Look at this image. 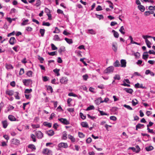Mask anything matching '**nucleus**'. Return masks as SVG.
<instances>
[{
  "label": "nucleus",
  "mask_w": 155,
  "mask_h": 155,
  "mask_svg": "<svg viewBox=\"0 0 155 155\" xmlns=\"http://www.w3.org/2000/svg\"><path fill=\"white\" fill-rule=\"evenodd\" d=\"M112 32L114 33V37L117 38H118L119 36V34L116 31L114 30H112Z\"/></svg>",
  "instance_id": "19"
},
{
  "label": "nucleus",
  "mask_w": 155,
  "mask_h": 155,
  "mask_svg": "<svg viewBox=\"0 0 155 155\" xmlns=\"http://www.w3.org/2000/svg\"><path fill=\"white\" fill-rule=\"evenodd\" d=\"M68 79L66 77H62L60 79V82L61 83V84H66L68 82Z\"/></svg>",
  "instance_id": "6"
},
{
  "label": "nucleus",
  "mask_w": 155,
  "mask_h": 155,
  "mask_svg": "<svg viewBox=\"0 0 155 155\" xmlns=\"http://www.w3.org/2000/svg\"><path fill=\"white\" fill-rule=\"evenodd\" d=\"M42 25L44 26H49L50 25V23L48 22H43Z\"/></svg>",
  "instance_id": "48"
},
{
  "label": "nucleus",
  "mask_w": 155,
  "mask_h": 155,
  "mask_svg": "<svg viewBox=\"0 0 155 155\" xmlns=\"http://www.w3.org/2000/svg\"><path fill=\"white\" fill-rule=\"evenodd\" d=\"M32 30V28L30 27H28L26 28V30L28 31H31Z\"/></svg>",
  "instance_id": "63"
},
{
  "label": "nucleus",
  "mask_w": 155,
  "mask_h": 155,
  "mask_svg": "<svg viewBox=\"0 0 155 155\" xmlns=\"http://www.w3.org/2000/svg\"><path fill=\"white\" fill-rule=\"evenodd\" d=\"M5 67L7 69H12L13 67L10 64H6Z\"/></svg>",
  "instance_id": "29"
},
{
  "label": "nucleus",
  "mask_w": 155,
  "mask_h": 155,
  "mask_svg": "<svg viewBox=\"0 0 155 155\" xmlns=\"http://www.w3.org/2000/svg\"><path fill=\"white\" fill-rule=\"evenodd\" d=\"M12 143L13 144L18 145L19 144L20 141L17 139L14 138L12 140Z\"/></svg>",
  "instance_id": "8"
},
{
  "label": "nucleus",
  "mask_w": 155,
  "mask_h": 155,
  "mask_svg": "<svg viewBox=\"0 0 155 155\" xmlns=\"http://www.w3.org/2000/svg\"><path fill=\"white\" fill-rule=\"evenodd\" d=\"M43 81L46 82L48 80V79L47 76H44L43 77Z\"/></svg>",
  "instance_id": "64"
},
{
  "label": "nucleus",
  "mask_w": 155,
  "mask_h": 155,
  "mask_svg": "<svg viewBox=\"0 0 155 155\" xmlns=\"http://www.w3.org/2000/svg\"><path fill=\"white\" fill-rule=\"evenodd\" d=\"M84 58H81L80 59V61L82 62L85 66H87V64L85 62V61H84Z\"/></svg>",
  "instance_id": "55"
},
{
  "label": "nucleus",
  "mask_w": 155,
  "mask_h": 155,
  "mask_svg": "<svg viewBox=\"0 0 155 155\" xmlns=\"http://www.w3.org/2000/svg\"><path fill=\"white\" fill-rule=\"evenodd\" d=\"M28 147L31 149L35 150L36 149L35 146L34 145L32 144H29L28 146Z\"/></svg>",
  "instance_id": "32"
},
{
  "label": "nucleus",
  "mask_w": 155,
  "mask_h": 155,
  "mask_svg": "<svg viewBox=\"0 0 155 155\" xmlns=\"http://www.w3.org/2000/svg\"><path fill=\"white\" fill-rule=\"evenodd\" d=\"M114 79L115 80H119L120 79V76L118 74H116L114 77Z\"/></svg>",
  "instance_id": "46"
},
{
  "label": "nucleus",
  "mask_w": 155,
  "mask_h": 155,
  "mask_svg": "<svg viewBox=\"0 0 155 155\" xmlns=\"http://www.w3.org/2000/svg\"><path fill=\"white\" fill-rule=\"evenodd\" d=\"M14 91L12 90H7L5 91V94L9 96L13 95Z\"/></svg>",
  "instance_id": "13"
},
{
  "label": "nucleus",
  "mask_w": 155,
  "mask_h": 155,
  "mask_svg": "<svg viewBox=\"0 0 155 155\" xmlns=\"http://www.w3.org/2000/svg\"><path fill=\"white\" fill-rule=\"evenodd\" d=\"M65 51V48L64 47H61L58 50L59 53H61L63 52H64Z\"/></svg>",
  "instance_id": "37"
},
{
  "label": "nucleus",
  "mask_w": 155,
  "mask_h": 155,
  "mask_svg": "<svg viewBox=\"0 0 155 155\" xmlns=\"http://www.w3.org/2000/svg\"><path fill=\"white\" fill-rule=\"evenodd\" d=\"M154 13V12L153 11H146L144 13V14L146 16H147L149 15L150 14H153Z\"/></svg>",
  "instance_id": "20"
},
{
  "label": "nucleus",
  "mask_w": 155,
  "mask_h": 155,
  "mask_svg": "<svg viewBox=\"0 0 155 155\" xmlns=\"http://www.w3.org/2000/svg\"><path fill=\"white\" fill-rule=\"evenodd\" d=\"M81 125L84 127L88 128L89 127L88 124L86 122H83L81 123Z\"/></svg>",
  "instance_id": "18"
},
{
  "label": "nucleus",
  "mask_w": 155,
  "mask_h": 155,
  "mask_svg": "<svg viewBox=\"0 0 155 155\" xmlns=\"http://www.w3.org/2000/svg\"><path fill=\"white\" fill-rule=\"evenodd\" d=\"M92 141L91 138V137H89L86 140V142L87 143H90Z\"/></svg>",
  "instance_id": "61"
},
{
  "label": "nucleus",
  "mask_w": 155,
  "mask_h": 155,
  "mask_svg": "<svg viewBox=\"0 0 155 155\" xmlns=\"http://www.w3.org/2000/svg\"><path fill=\"white\" fill-rule=\"evenodd\" d=\"M148 57L149 55L148 54H143V58L144 60H147V59L148 58Z\"/></svg>",
  "instance_id": "54"
},
{
  "label": "nucleus",
  "mask_w": 155,
  "mask_h": 155,
  "mask_svg": "<svg viewBox=\"0 0 155 155\" xmlns=\"http://www.w3.org/2000/svg\"><path fill=\"white\" fill-rule=\"evenodd\" d=\"M66 41L68 44H70L73 43V41L71 39H68L67 38H65L64 39Z\"/></svg>",
  "instance_id": "30"
},
{
  "label": "nucleus",
  "mask_w": 155,
  "mask_h": 155,
  "mask_svg": "<svg viewBox=\"0 0 155 155\" xmlns=\"http://www.w3.org/2000/svg\"><path fill=\"white\" fill-rule=\"evenodd\" d=\"M114 70V68L112 66H111L107 68L106 69H105L104 72V73H110L111 72H113Z\"/></svg>",
  "instance_id": "4"
},
{
  "label": "nucleus",
  "mask_w": 155,
  "mask_h": 155,
  "mask_svg": "<svg viewBox=\"0 0 155 155\" xmlns=\"http://www.w3.org/2000/svg\"><path fill=\"white\" fill-rule=\"evenodd\" d=\"M43 125L45 126L48 127H51L52 126V124L51 123H48L46 122H44L43 123Z\"/></svg>",
  "instance_id": "25"
},
{
  "label": "nucleus",
  "mask_w": 155,
  "mask_h": 155,
  "mask_svg": "<svg viewBox=\"0 0 155 155\" xmlns=\"http://www.w3.org/2000/svg\"><path fill=\"white\" fill-rule=\"evenodd\" d=\"M31 138L32 139L33 141L35 142L36 141L35 137V136L33 134L31 135Z\"/></svg>",
  "instance_id": "59"
},
{
  "label": "nucleus",
  "mask_w": 155,
  "mask_h": 155,
  "mask_svg": "<svg viewBox=\"0 0 155 155\" xmlns=\"http://www.w3.org/2000/svg\"><path fill=\"white\" fill-rule=\"evenodd\" d=\"M8 118L11 121H15L16 120L15 117L12 115H9L8 117Z\"/></svg>",
  "instance_id": "16"
},
{
  "label": "nucleus",
  "mask_w": 155,
  "mask_h": 155,
  "mask_svg": "<svg viewBox=\"0 0 155 155\" xmlns=\"http://www.w3.org/2000/svg\"><path fill=\"white\" fill-rule=\"evenodd\" d=\"M149 53L150 54H155V52L153 50H150L148 52H146L144 53L147 54Z\"/></svg>",
  "instance_id": "41"
},
{
  "label": "nucleus",
  "mask_w": 155,
  "mask_h": 155,
  "mask_svg": "<svg viewBox=\"0 0 155 155\" xmlns=\"http://www.w3.org/2000/svg\"><path fill=\"white\" fill-rule=\"evenodd\" d=\"M120 64L119 61L118 60L116 61L115 62L114 64V66L115 67H118L120 66Z\"/></svg>",
  "instance_id": "31"
},
{
  "label": "nucleus",
  "mask_w": 155,
  "mask_h": 155,
  "mask_svg": "<svg viewBox=\"0 0 155 155\" xmlns=\"http://www.w3.org/2000/svg\"><path fill=\"white\" fill-rule=\"evenodd\" d=\"M121 66L122 67L125 68L126 66V60L124 59H122L120 61Z\"/></svg>",
  "instance_id": "11"
},
{
  "label": "nucleus",
  "mask_w": 155,
  "mask_h": 155,
  "mask_svg": "<svg viewBox=\"0 0 155 155\" xmlns=\"http://www.w3.org/2000/svg\"><path fill=\"white\" fill-rule=\"evenodd\" d=\"M127 93L132 94L133 92V90L131 88H125L124 89Z\"/></svg>",
  "instance_id": "15"
},
{
  "label": "nucleus",
  "mask_w": 155,
  "mask_h": 155,
  "mask_svg": "<svg viewBox=\"0 0 155 155\" xmlns=\"http://www.w3.org/2000/svg\"><path fill=\"white\" fill-rule=\"evenodd\" d=\"M58 147L59 148H67L68 147V145L67 143L62 142L58 144Z\"/></svg>",
  "instance_id": "7"
},
{
  "label": "nucleus",
  "mask_w": 155,
  "mask_h": 155,
  "mask_svg": "<svg viewBox=\"0 0 155 155\" xmlns=\"http://www.w3.org/2000/svg\"><path fill=\"white\" fill-rule=\"evenodd\" d=\"M136 153H139L140 150V149L139 146L138 145H137L136 146Z\"/></svg>",
  "instance_id": "52"
},
{
  "label": "nucleus",
  "mask_w": 155,
  "mask_h": 155,
  "mask_svg": "<svg viewBox=\"0 0 155 155\" xmlns=\"http://www.w3.org/2000/svg\"><path fill=\"white\" fill-rule=\"evenodd\" d=\"M46 133L49 136H52L54 134V132L52 130L46 131Z\"/></svg>",
  "instance_id": "14"
},
{
  "label": "nucleus",
  "mask_w": 155,
  "mask_h": 155,
  "mask_svg": "<svg viewBox=\"0 0 155 155\" xmlns=\"http://www.w3.org/2000/svg\"><path fill=\"white\" fill-rule=\"evenodd\" d=\"M32 73L33 72L31 71H29L26 73V75L28 76L31 77L32 76Z\"/></svg>",
  "instance_id": "35"
},
{
  "label": "nucleus",
  "mask_w": 155,
  "mask_h": 155,
  "mask_svg": "<svg viewBox=\"0 0 155 155\" xmlns=\"http://www.w3.org/2000/svg\"><path fill=\"white\" fill-rule=\"evenodd\" d=\"M58 120L62 124L64 125H68L70 124L69 121L65 118H61L58 119Z\"/></svg>",
  "instance_id": "3"
},
{
  "label": "nucleus",
  "mask_w": 155,
  "mask_h": 155,
  "mask_svg": "<svg viewBox=\"0 0 155 155\" xmlns=\"http://www.w3.org/2000/svg\"><path fill=\"white\" fill-rule=\"evenodd\" d=\"M47 89L48 91H50L51 93H52L53 92V89L52 87L50 86H48L47 87Z\"/></svg>",
  "instance_id": "47"
},
{
  "label": "nucleus",
  "mask_w": 155,
  "mask_h": 155,
  "mask_svg": "<svg viewBox=\"0 0 155 155\" xmlns=\"http://www.w3.org/2000/svg\"><path fill=\"white\" fill-rule=\"evenodd\" d=\"M101 100L102 98L101 97L99 98L96 100V102H97V101H100V103L104 102H107L109 100V99L108 98H105L104 101H102Z\"/></svg>",
  "instance_id": "9"
},
{
  "label": "nucleus",
  "mask_w": 155,
  "mask_h": 155,
  "mask_svg": "<svg viewBox=\"0 0 155 155\" xmlns=\"http://www.w3.org/2000/svg\"><path fill=\"white\" fill-rule=\"evenodd\" d=\"M144 126L143 124H138L136 127V130H137L138 129L141 128V127Z\"/></svg>",
  "instance_id": "28"
},
{
  "label": "nucleus",
  "mask_w": 155,
  "mask_h": 155,
  "mask_svg": "<svg viewBox=\"0 0 155 155\" xmlns=\"http://www.w3.org/2000/svg\"><path fill=\"white\" fill-rule=\"evenodd\" d=\"M41 4V2L40 0H37L36 1V3L35 5L37 7L39 6Z\"/></svg>",
  "instance_id": "44"
},
{
  "label": "nucleus",
  "mask_w": 155,
  "mask_h": 155,
  "mask_svg": "<svg viewBox=\"0 0 155 155\" xmlns=\"http://www.w3.org/2000/svg\"><path fill=\"white\" fill-rule=\"evenodd\" d=\"M112 49L115 52H116L117 50V42H115L113 43L112 45Z\"/></svg>",
  "instance_id": "12"
},
{
  "label": "nucleus",
  "mask_w": 155,
  "mask_h": 155,
  "mask_svg": "<svg viewBox=\"0 0 155 155\" xmlns=\"http://www.w3.org/2000/svg\"><path fill=\"white\" fill-rule=\"evenodd\" d=\"M31 126L33 128H36L39 127L40 126L39 124H37V125H33L32 124L31 125Z\"/></svg>",
  "instance_id": "58"
},
{
  "label": "nucleus",
  "mask_w": 155,
  "mask_h": 155,
  "mask_svg": "<svg viewBox=\"0 0 155 155\" xmlns=\"http://www.w3.org/2000/svg\"><path fill=\"white\" fill-rule=\"evenodd\" d=\"M145 149L147 151H150L153 149V147L152 146H149L146 147Z\"/></svg>",
  "instance_id": "27"
},
{
  "label": "nucleus",
  "mask_w": 155,
  "mask_h": 155,
  "mask_svg": "<svg viewBox=\"0 0 155 155\" xmlns=\"http://www.w3.org/2000/svg\"><path fill=\"white\" fill-rule=\"evenodd\" d=\"M51 48L53 50H55L57 49V48L53 44H51Z\"/></svg>",
  "instance_id": "50"
},
{
  "label": "nucleus",
  "mask_w": 155,
  "mask_h": 155,
  "mask_svg": "<svg viewBox=\"0 0 155 155\" xmlns=\"http://www.w3.org/2000/svg\"><path fill=\"white\" fill-rule=\"evenodd\" d=\"M32 91V89H26L25 90V93H29Z\"/></svg>",
  "instance_id": "45"
},
{
  "label": "nucleus",
  "mask_w": 155,
  "mask_h": 155,
  "mask_svg": "<svg viewBox=\"0 0 155 155\" xmlns=\"http://www.w3.org/2000/svg\"><path fill=\"white\" fill-rule=\"evenodd\" d=\"M16 41V40L15 38L14 37H12L10 39L9 42L11 45H13Z\"/></svg>",
  "instance_id": "10"
},
{
  "label": "nucleus",
  "mask_w": 155,
  "mask_h": 155,
  "mask_svg": "<svg viewBox=\"0 0 155 155\" xmlns=\"http://www.w3.org/2000/svg\"><path fill=\"white\" fill-rule=\"evenodd\" d=\"M138 9L142 12H143L145 10L144 7L142 5H138Z\"/></svg>",
  "instance_id": "17"
},
{
  "label": "nucleus",
  "mask_w": 155,
  "mask_h": 155,
  "mask_svg": "<svg viewBox=\"0 0 155 155\" xmlns=\"http://www.w3.org/2000/svg\"><path fill=\"white\" fill-rule=\"evenodd\" d=\"M95 15L96 16V17L97 18H99V20H101V19H103L104 18L103 16L102 15H97V14H96Z\"/></svg>",
  "instance_id": "34"
},
{
  "label": "nucleus",
  "mask_w": 155,
  "mask_h": 155,
  "mask_svg": "<svg viewBox=\"0 0 155 155\" xmlns=\"http://www.w3.org/2000/svg\"><path fill=\"white\" fill-rule=\"evenodd\" d=\"M54 40L55 41H60V38L58 35H56L54 36Z\"/></svg>",
  "instance_id": "40"
},
{
  "label": "nucleus",
  "mask_w": 155,
  "mask_h": 155,
  "mask_svg": "<svg viewBox=\"0 0 155 155\" xmlns=\"http://www.w3.org/2000/svg\"><path fill=\"white\" fill-rule=\"evenodd\" d=\"M28 19L25 20L23 21L21 24V25H24L26 24V23L28 22Z\"/></svg>",
  "instance_id": "51"
},
{
  "label": "nucleus",
  "mask_w": 155,
  "mask_h": 155,
  "mask_svg": "<svg viewBox=\"0 0 155 155\" xmlns=\"http://www.w3.org/2000/svg\"><path fill=\"white\" fill-rule=\"evenodd\" d=\"M24 84L26 86H29L32 84V81L30 79H23L22 80Z\"/></svg>",
  "instance_id": "2"
},
{
  "label": "nucleus",
  "mask_w": 155,
  "mask_h": 155,
  "mask_svg": "<svg viewBox=\"0 0 155 155\" xmlns=\"http://www.w3.org/2000/svg\"><path fill=\"white\" fill-rule=\"evenodd\" d=\"M67 134L66 132L64 131L63 134L62 139L64 140H66L67 139Z\"/></svg>",
  "instance_id": "26"
},
{
  "label": "nucleus",
  "mask_w": 155,
  "mask_h": 155,
  "mask_svg": "<svg viewBox=\"0 0 155 155\" xmlns=\"http://www.w3.org/2000/svg\"><path fill=\"white\" fill-rule=\"evenodd\" d=\"M110 119L114 121H115L117 120V118L114 116H111L110 117Z\"/></svg>",
  "instance_id": "62"
},
{
  "label": "nucleus",
  "mask_w": 155,
  "mask_h": 155,
  "mask_svg": "<svg viewBox=\"0 0 155 155\" xmlns=\"http://www.w3.org/2000/svg\"><path fill=\"white\" fill-rule=\"evenodd\" d=\"M124 106L129 110H133L132 108L129 105H128L125 104L124 105Z\"/></svg>",
  "instance_id": "42"
},
{
  "label": "nucleus",
  "mask_w": 155,
  "mask_h": 155,
  "mask_svg": "<svg viewBox=\"0 0 155 155\" xmlns=\"http://www.w3.org/2000/svg\"><path fill=\"white\" fill-rule=\"evenodd\" d=\"M68 138L72 142H74L75 141V139L72 135L70 134H69L68 135Z\"/></svg>",
  "instance_id": "21"
},
{
  "label": "nucleus",
  "mask_w": 155,
  "mask_h": 155,
  "mask_svg": "<svg viewBox=\"0 0 155 155\" xmlns=\"http://www.w3.org/2000/svg\"><path fill=\"white\" fill-rule=\"evenodd\" d=\"M124 29L123 26H121L119 30V31L121 32V33L123 35H124L125 34V32L124 31Z\"/></svg>",
  "instance_id": "33"
},
{
  "label": "nucleus",
  "mask_w": 155,
  "mask_h": 155,
  "mask_svg": "<svg viewBox=\"0 0 155 155\" xmlns=\"http://www.w3.org/2000/svg\"><path fill=\"white\" fill-rule=\"evenodd\" d=\"M94 109V107L93 106H90L89 107H88L87 109H86V110H93Z\"/></svg>",
  "instance_id": "43"
},
{
  "label": "nucleus",
  "mask_w": 155,
  "mask_h": 155,
  "mask_svg": "<svg viewBox=\"0 0 155 155\" xmlns=\"http://www.w3.org/2000/svg\"><path fill=\"white\" fill-rule=\"evenodd\" d=\"M35 134L37 137L38 139H41L43 137V134L40 131H37L35 132Z\"/></svg>",
  "instance_id": "5"
},
{
  "label": "nucleus",
  "mask_w": 155,
  "mask_h": 155,
  "mask_svg": "<svg viewBox=\"0 0 155 155\" xmlns=\"http://www.w3.org/2000/svg\"><path fill=\"white\" fill-rule=\"evenodd\" d=\"M24 73V70L23 68H21L20 71L19 72V74L21 75L23 74Z\"/></svg>",
  "instance_id": "49"
},
{
  "label": "nucleus",
  "mask_w": 155,
  "mask_h": 155,
  "mask_svg": "<svg viewBox=\"0 0 155 155\" xmlns=\"http://www.w3.org/2000/svg\"><path fill=\"white\" fill-rule=\"evenodd\" d=\"M102 10V7L100 5H98L96 8V11H101Z\"/></svg>",
  "instance_id": "53"
},
{
  "label": "nucleus",
  "mask_w": 155,
  "mask_h": 155,
  "mask_svg": "<svg viewBox=\"0 0 155 155\" xmlns=\"http://www.w3.org/2000/svg\"><path fill=\"white\" fill-rule=\"evenodd\" d=\"M40 32L41 34V36L43 37L45 33V30L44 29H40Z\"/></svg>",
  "instance_id": "36"
},
{
  "label": "nucleus",
  "mask_w": 155,
  "mask_h": 155,
  "mask_svg": "<svg viewBox=\"0 0 155 155\" xmlns=\"http://www.w3.org/2000/svg\"><path fill=\"white\" fill-rule=\"evenodd\" d=\"M2 123L3 125V127L5 128L7 127L8 126L7 121L6 120H4L2 122Z\"/></svg>",
  "instance_id": "23"
},
{
  "label": "nucleus",
  "mask_w": 155,
  "mask_h": 155,
  "mask_svg": "<svg viewBox=\"0 0 155 155\" xmlns=\"http://www.w3.org/2000/svg\"><path fill=\"white\" fill-rule=\"evenodd\" d=\"M80 115L81 118L83 120H84L86 118V116H84L83 114L82 113H80Z\"/></svg>",
  "instance_id": "56"
},
{
  "label": "nucleus",
  "mask_w": 155,
  "mask_h": 155,
  "mask_svg": "<svg viewBox=\"0 0 155 155\" xmlns=\"http://www.w3.org/2000/svg\"><path fill=\"white\" fill-rule=\"evenodd\" d=\"M83 78L84 80L85 81H86L88 78V76L87 74H86L83 76Z\"/></svg>",
  "instance_id": "57"
},
{
  "label": "nucleus",
  "mask_w": 155,
  "mask_h": 155,
  "mask_svg": "<svg viewBox=\"0 0 155 155\" xmlns=\"http://www.w3.org/2000/svg\"><path fill=\"white\" fill-rule=\"evenodd\" d=\"M51 151L48 149L46 148L43 149L42 151V153L44 154H47Z\"/></svg>",
  "instance_id": "22"
},
{
  "label": "nucleus",
  "mask_w": 155,
  "mask_h": 155,
  "mask_svg": "<svg viewBox=\"0 0 155 155\" xmlns=\"http://www.w3.org/2000/svg\"><path fill=\"white\" fill-rule=\"evenodd\" d=\"M19 93L18 92H16L15 93V97L17 99H19L20 97L18 96Z\"/></svg>",
  "instance_id": "39"
},
{
  "label": "nucleus",
  "mask_w": 155,
  "mask_h": 155,
  "mask_svg": "<svg viewBox=\"0 0 155 155\" xmlns=\"http://www.w3.org/2000/svg\"><path fill=\"white\" fill-rule=\"evenodd\" d=\"M15 34V31H13L12 32L10 33L7 35V36L9 37L12 35H14Z\"/></svg>",
  "instance_id": "60"
},
{
  "label": "nucleus",
  "mask_w": 155,
  "mask_h": 155,
  "mask_svg": "<svg viewBox=\"0 0 155 155\" xmlns=\"http://www.w3.org/2000/svg\"><path fill=\"white\" fill-rule=\"evenodd\" d=\"M143 38L145 39V41L146 43L147 46V47L149 48H150L151 46L150 45H151V43L147 39V38H151L152 37V36L149 35H143L142 36Z\"/></svg>",
  "instance_id": "1"
},
{
  "label": "nucleus",
  "mask_w": 155,
  "mask_h": 155,
  "mask_svg": "<svg viewBox=\"0 0 155 155\" xmlns=\"http://www.w3.org/2000/svg\"><path fill=\"white\" fill-rule=\"evenodd\" d=\"M78 135L79 137L80 138H84V135L82 133L80 132L78 133Z\"/></svg>",
  "instance_id": "38"
},
{
  "label": "nucleus",
  "mask_w": 155,
  "mask_h": 155,
  "mask_svg": "<svg viewBox=\"0 0 155 155\" xmlns=\"http://www.w3.org/2000/svg\"><path fill=\"white\" fill-rule=\"evenodd\" d=\"M132 103L133 106H135L137 104H138L137 100L136 99H133L132 101Z\"/></svg>",
  "instance_id": "24"
}]
</instances>
